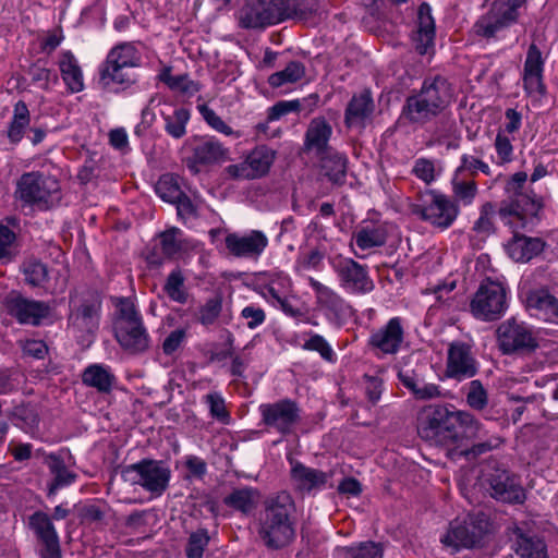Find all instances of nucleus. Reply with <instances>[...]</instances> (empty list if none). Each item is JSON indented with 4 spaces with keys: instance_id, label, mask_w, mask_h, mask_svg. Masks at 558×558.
<instances>
[{
    "instance_id": "obj_1",
    "label": "nucleus",
    "mask_w": 558,
    "mask_h": 558,
    "mask_svg": "<svg viewBox=\"0 0 558 558\" xmlns=\"http://www.w3.org/2000/svg\"><path fill=\"white\" fill-rule=\"evenodd\" d=\"M416 428L421 439L429 445L459 447L463 439L477 437L482 424L468 411L428 404L418 412Z\"/></svg>"
},
{
    "instance_id": "obj_2",
    "label": "nucleus",
    "mask_w": 558,
    "mask_h": 558,
    "mask_svg": "<svg viewBox=\"0 0 558 558\" xmlns=\"http://www.w3.org/2000/svg\"><path fill=\"white\" fill-rule=\"evenodd\" d=\"M258 521V536L268 549L278 550L292 544L299 521L292 496L280 492L266 498Z\"/></svg>"
},
{
    "instance_id": "obj_3",
    "label": "nucleus",
    "mask_w": 558,
    "mask_h": 558,
    "mask_svg": "<svg viewBox=\"0 0 558 558\" xmlns=\"http://www.w3.org/2000/svg\"><path fill=\"white\" fill-rule=\"evenodd\" d=\"M453 98V88L442 75L426 76L418 90H413L404 101L401 117L410 124L423 126L447 109Z\"/></svg>"
},
{
    "instance_id": "obj_4",
    "label": "nucleus",
    "mask_w": 558,
    "mask_h": 558,
    "mask_svg": "<svg viewBox=\"0 0 558 558\" xmlns=\"http://www.w3.org/2000/svg\"><path fill=\"white\" fill-rule=\"evenodd\" d=\"M527 174L517 172L505 185L506 198L500 203L498 214L502 219L515 218L524 227L529 218H533L543 207L542 199L532 190L525 189Z\"/></svg>"
},
{
    "instance_id": "obj_5",
    "label": "nucleus",
    "mask_w": 558,
    "mask_h": 558,
    "mask_svg": "<svg viewBox=\"0 0 558 558\" xmlns=\"http://www.w3.org/2000/svg\"><path fill=\"white\" fill-rule=\"evenodd\" d=\"M14 196L23 206L46 211L60 202V185L38 171L25 172L16 182Z\"/></svg>"
},
{
    "instance_id": "obj_6",
    "label": "nucleus",
    "mask_w": 558,
    "mask_h": 558,
    "mask_svg": "<svg viewBox=\"0 0 558 558\" xmlns=\"http://www.w3.org/2000/svg\"><path fill=\"white\" fill-rule=\"evenodd\" d=\"M120 474L125 483L142 487L154 498L169 488L171 478V470L165 461L148 458L122 466Z\"/></svg>"
},
{
    "instance_id": "obj_7",
    "label": "nucleus",
    "mask_w": 558,
    "mask_h": 558,
    "mask_svg": "<svg viewBox=\"0 0 558 558\" xmlns=\"http://www.w3.org/2000/svg\"><path fill=\"white\" fill-rule=\"evenodd\" d=\"M141 54L134 45L122 43L114 46L107 54L99 70V82L104 87L111 84L124 87L135 83L131 69L141 65Z\"/></svg>"
},
{
    "instance_id": "obj_8",
    "label": "nucleus",
    "mask_w": 558,
    "mask_h": 558,
    "mask_svg": "<svg viewBox=\"0 0 558 558\" xmlns=\"http://www.w3.org/2000/svg\"><path fill=\"white\" fill-rule=\"evenodd\" d=\"M490 522L484 512L468 515L464 520L456 519L450 522L447 532L441 536L444 546L452 549V554L462 548L481 547L489 533Z\"/></svg>"
},
{
    "instance_id": "obj_9",
    "label": "nucleus",
    "mask_w": 558,
    "mask_h": 558,
    "mask_svg": "<svg viewBox=\"0 0 558 558\" xmlns=\"http://www.w3.org/2000/svg\"><path fill=\"white\" fill-rule=\"evenodd\" d=\"M497 347L505 355L531 356L539 348V338L533 327L509 318L496 329Z\"/></svg>"
},
{
    "instance_id": "obj_10",
    "label": "nucleus",
    "mask_w": 558,
    "mask_h": 558,
    "mask_svg": "<svg viewBox=\"0 0 558 558\" xmlns=\"http://www.w3.org/2000/svg\"><path fill=\"white\" fill-rule=\"evenodd\" d=\"M413 213L435 228L448 229L459 215L458 204L445 194L428 190L422 204L415 205Z\"/></svg>"
},
{
    "instance_id": "obj_11",
    "label": "nucleus",
    "mask_w": 558,
    "mask_h": 558,
    "mask_svg": "<svg viewBox=\"0 0 558 558\" xmlns=\"http://www.w3.org/2000/svg\"><path fill=\"white\" fill-rule=\"evenodd\" d=\"M525 0H496L490 9L474 25L475 33L484 38H493L496 34L515 23L518 10Z\"/></svg>"
},
{
    "instance_id": "obj_12",
    "label": "nucleus",
    "mask_w": 558,
    "mask_h": 558,
    "mask_svg": "<svg viewBox=\"0 0 558 558\" xmlns=\"http://www.w3.org/2000/svg\"><path fill=\"white\" fill-rule=\"evenodd\" d=\"M507 308L505 287L494 280H484L471 301V310L475 317L484 320L498 319Z\"/></svg>"
},
{
    "instance_id": "obj_13",
    "label": "nucleus",
    "mask_w": 558,
    "mask_h": 558,
    "mask_svg": "<svg viewBox=\"0 0 558 558\" xmlns=\"http://www.w3.org/2000/svg\"><path fill=\"white\" fill-rule=\"evenodd\" d=\"M262 423L282 436L290 435L301 421V409L296 401L289 398L258 407Z\"/></svg>"
},
{
    "instance_id": "obj_14",
    "label": "nucleus",
    "mask_w": 558,
    "mask_h": 558,
    "mask_svg": "<svg viewBox=\"0 0 558 558\" xmlns=\"http://www.w3.org/2000/svg\"><path fill=\"white\" fill-rule=\"evenodd\" d=\"M4 307L12 318L21 325L40 326L51 315L48 302L28 299L20 292L12 291L4 300Z\"/></svg>"
},
{
    "instance_id": "obj_15",
    "label": "nucleus",
    "mask_w": 558,
    "mask_h": 558,
    "mask_svg": "<svg viewBox=\"0 0 558 558\" xmlns=\"http://www.w3.org/2000/svg\"><path fill=\"white\" fill-rule=\"evenodd\" d=\"M277 15L274 0H240L234 19L241 29L264 31L277 24Z\"/></svg>"
},
{
    "instance_id": "obj_16",
    "label": "nucleus",
    "mask_w": 558,
    "mask_h": 558,
    "mask_svg": "<svg viewBox=\"0 0 558 558\" xmlns=\"http://www.w3.org/2000/svg\"><path fill=\"white\" fill-rule=\"evenodd\" d=\"M478 373V362L472 345L464 341H452L447 350L445 376L462 381L473 378Z\"/></svg>"
},
{
    "instance_id": "obj_17",
    "label": "nucleus",
    "mask_w": 558,
    "mask_h": 558,
    "mask_svg": "<svg viewBox=\"0 0 558 558\" xmlns=\"http://www.w3.org/2000/svg\"><path fill=\"white\" fill-rule=\"evenodd\" d=\"M101 301L88 294L78 298L70 294L69 326L78 331L94 333L99 326Z\"/></svg>"
},
{
    "instance_id": "obj_18",
    "label": "nucleus",
    "mask_w": 558,
    "mask_h": 558,
    "mask_svg": "<svg viewBox=\"0 0 558 558\" xmlns=\"http://www.w3.org/2000/svg\"><path fill=\"white\" fill-rule=\"evenodd\" d=\"M187 145L192 155L186 157L185 163L194 174L199 172V166L221 163L229 158V149L215 137H194Z\"/></svg>"
},
{
    "instance_id": "obj_19",
    "label": "nucleus",
    "mask_w": 558,
    "mask_h": 558,
    "mask_svg": "<svg viewBox=\"0 0 558 558\" xmlns=\"http://www.w3.org/2000/svg\"><path fill=\"white\" fill-rule=\"evenodd\" d=\"M340 286L353 294H367L375 288L368 267L352 258H343L333 265Z\"/></svg>"
},
{
    "instance_id": "obj_20",
    "label": "nucleus",
    "mask_w": 558,
    "mask_h": 558,
    "mask_svg": "<svg viewBox=\"0 0 558 558\" xmlns=\"http://www.w3.org/2000/svg\"><path fill=\"white\" fill-rule=\"evenodd\" d=\"M28 526L41 544V558H61L60 539L51 518L44 511L28 517Z\"/></svg>"
},
{
    "instance_id": "obj_21",
    "label": "nucleus",
    "mask_w": 558,
    "mask_h": 558,
    "mask_svg": "<svg viewBox=\"0 0 558 558\" xmlns=\"http://www.w3.org/2000/svg\"><path fill=\"white\" fill-rule=\"evenodd\" d=\"M229 253L238 258H257L268 245V238L263 231L251 230L248 233H229L225 239Z\"/></svg>"
},
{
    "instance_id": "obj_22",
    "label": "nucleus",
    "mask_w": 558,
    "mask_h": 558,
    "mask_svg": "<svg viewBox=\"0 0 558 558\" xmlns=\"http://www.w3.org/2000/svg\"><path fill=\"white\" fill-rule=\"evenodd\" d=\"M308 282L315 292L317 305L325 311L330 320L341 322L351 316L352 307L335 290L312 277Z\"/></svg>"
},
{
    "instance_id": "obj_23",
    "label": "nucleus",
    "mask_w": 558,
    "mask_h": 558,
    "mask_svg": "<svg viewBox=\"0 0 558 558\" xmlns=\"http://www.w3.org/2000/svg\"><path fill=\"white\" fill-rule=\"evenodd\" d=\"M404 330L400 317H392L381 328L373 331L368 339L372 349L383 354H396L403 342Z\"/></svg>"
},
{
    "instance_id": "obj_24",
    "label": "nucleus",
    "mask_w": 558,
    "mask_h": 558,
    "mask_svg": "<svg viewBox=\"0 0 558 558\" xmlns=\"http://www.w3.org/2000/svg\"><path fill=\"white\" fill-rule=\"evenodd\" d=\"M436 25L432 15V8L427 2L420 4L417 9L416 29L412 40L417 53L424 56L435 46Z\"/></svg>"
},
{
    "instance_id": "obj_25",
    "label": "nucleus",
    "mask_w": 558,
    "mask_h": 558,
    "mask_svg": "<svg viewBox=\"0 0 558 558\" xmlns=\"http://www.w3.org/2000/svg\"><path fill=\"white\" fill-rule=\"evenodd\" d=\"M114 336L121 348L131 354H141L149 349L150 338L143 323L114 326Z\"/></svg>"
},
{
    "instance_id": "obj_26",
    "label": "nucleus",
    "mask_w": 558,
    "mask_h": 558,
    "mask_svg": "<svg viewBox=\"0 0 558 558\" xmlns=\"http://www.w3.org/2000/svg\"><path fill=\"white\" fill-rule=\"evenodd\" d=\"M489 487L492 497L498 501L521 505L526 499L523 487L506 471L493 474Z\"/></svg>"
},
{
    "instance_id": "obj_27",
    "label": "nucleus",
    "mask_w": 558,
    "mask_h": 558,
    "mask_svg": "<svg viewBox=\"0 0 558 558\" xmlns=\"http://www.w3.org/2000/svg\"><path fill=\"white\" fill-rule=\"evenodd\" d=\"M375 110L374 99L368 89L352 96L344 111V124L347 128H365Z\"/></svg>"
},
{
    "instance_id": "obj_28",
    "label": "nucleus",
    "mask_w": 558,
    "mask_h": 558,
    "mask_svg": "<svg viewBox=\"0 0 558 558\" xmlns=\"http://www.w3.org/2000/svg\"><path fill=\"white\" fill-rule=\"evenodd\" d=\"M331 135L332 128L325 118L313 119L305 132L303 151H313L318 157L327 150L333 149L329 146Z\"/></svg>"
},
{
    "instance_id": "obj_29",
    "label": "nucleus",
    "mask_w": 558,
    "mask_h": 558,
    "mask_svg": "<svg viewBox=\"0 0 558 558\" xmlns=\"http://www.w3.org/2000/svg\"><path fill=\"white\" fill-rule=\"evenodd\" d=\"M545 247L541 238H531L514 233L513 238L506 244V251L514 262L526 263L539 255Z\"/></svg>"
},
{
    "instance_id": "obj_30",
    "label": "nucleus",
    "mask_w": 558,
    "mask_h": 558,
    "mask_svg": "<svg viewBox=\"0 0 558 558\" xmlns=\"http://www.w3.org/2000/svg\"><path fill=\"white\" fill-rule=\"evenodd\" d=\"M526 306L535 311V316L538 318L558 324V299L547 289L531 291L526 298Z\"/></svg>"
},
{
    "instance_id": "obj_31",
    "label": "nucleus",
    "mask_w": 558,
    "mask_h": 558,
    "mask_svg": "<svg viewBox=\"0 0 558 558\" xmlns=\"http://www.w3.org/2000/svg\"><path fill=\"white\" fill-rule=\"evenodd\" d=\"M291 478L295 488L301 493H311L322 489L329 475L320 470L312 469L301 462H295L291 469Z\"/></svg>"
},
{
    "instance_id": "obj_32",
    "label": "nucleus",
    "mask_w": 558,
    "mask_h": 558,
    "mask_svg": "<svg viewBox=\"0 0 558 558\" xmlns=\"http://www.w3.org/2000/svg\"><path fill=\"white\" fill-rule=\"evenodd\" d=\"M320 160V169L333 185L342 186L347 181L348 158L345 155L331 149L318 156Z\"/></svg>"
},
{
    "instance_id": "obj_33",
    "label": "nucleus",
    "mask_w": 558,
    "mask_h": 558,
    "mask_svg": "<svg viewBox=\"0 0 558 558\" xmlns=\"http://www.w3.org/2000/svg\"><path fill=\"white\" fill-rule=\"evenodd\" d=\"M116 381L117 378L110 367L102 364H90L82 374V383L100 393H110Z\"/></svg>"
},
{
    "instance_id": "obj_34",
    "label": "nucleus",
    "mask_w": 558,
    "mask_h": 558,
    "mask_svg": "<svg viewBox=\"0 0 558 558\" xmlns=\"http://www.w3.org/2000/svg\"><path fill=\"white\" fill-rule=\"evenodd\" d=\"M515 537L514 551L521 558H549L546 543L536 536H527L522 529L515 526L512 530Z\"/></svg>"
},
{
    "instance_id": "obj_35",
    "label": "nucleus",
    "mask_w": 558,
    "mask_h": 558,
    "mask_svg": "<svg viewBox=\"0 0 558 558\" xmlns=\"http://www.w3.org/2000/svg\"><path fill=\"white\" fill-rule=\"evenodd\" d=\"M47 464L53 475V480L48 485V497L54 496L59 489L70 486L76 481L77 474L70 471L59 456L50 453L47 457Z\"/></svg>"
},
{
    "instance_id": "obj_36",
    "label": "nucleus",
    "mask_w": 558,
    "mask_h": 558,
    "mask_svg": "<svg viewBox=\"0 0 558 558\" xmlns=\"http://www.w3.org/2000/svg\"><path fill=\"white\" fill-rule=\"evenodd\" d=\"M274 8L278 24L289 19H305L316 10V4L314 0H274Z\"/></svg>"
},
{
    "instance_id": "obj_37",
    "label": "nucleus",
    "mask_w": 558,
    "mask_h": 558,
    "mask_svg": "<svg viewBox=\"0 0 558 558\" xmlns=\"http://www.w3.org/2000/svg\"><path fill=\"white\" fill-rule=\"evenodd\" d=\"M31 123V113L27 105L23 100H19L14 105L13 116L9 122L7 136L11 144H19Z\"/></svg>"
},
{
    "instance_id": "obj_38",
    "label": "nucleus",
    "mask_w": 558,
    "mask_h": 558,
    "mask_svg": "<svg viewBox=\"0 0 558 558\" xmlns=\"http://www.w3.org/2000/svg\"><path fill=\"white\" fill-rule=\"evenodd\" d=\"M62 78L72 93L84 88L82 70L71 51H64L59 62Z\"/></svg>"
},
{
    "instance_id": "obj_39",
    "label": "nucleus",
    "mask_w": 558,
    "mask_h": 558,
    "mask_svg": "<svg viewBox=\"0 0 558 558\" xmlns=\"http://www.w3.org/2000/svg\"><path fill=\"white\" fill-rule=\"evenodd\" d=\"M165 122V132L174 140H180L186 134V125L191 118V112L184 107H179L172 113L160 112Z\"/></svg>"
},
{
    "instance_id": "obj_40",
    "label": "nucleus",
    "mask_w": 558,
    "mask_h": 558,
    "mask_svg": "<svg viewBox=\"0 0 558 558\" xmlns=\"http://www.w3.org/2000/svg\"><path fill=\"white\" fill-rule=\"evenodd\" d=\"M257 497V490L252 487L235 488L223 498V504L229 508L247 514L255 508Z\"/></svg>"
},
{
    "instance_id": "obj_41",
    "label": "nucleus",
    "mask_w": 558,
    "mask_h": 558,
    "mask_svg": "<svg viewBox=\"0 0 558 558\" xmlns=\"http://www.w3.org/2000/svg\"><path fill=\"white\" fill-rule=\"evenodd\" d=\"M276 158V151L268 146L260 145L255 147L247 156L246 160L256 178L268 173Z\"/></svg>"
},
{
    "instance_id": "obj_42",
    "label": "nucleus",
    "mask_w": 558,
    "mask_h": 558,
    "mask_svg": "<svg viewBox=\"0 0 558 558\" xmlns=\"http://www.w3.org/2000/svg\"><path fill=\"white\" fill-rule=\"evenodd\" d=\"M184 283L185 277L181 268L177 267L168 275L163 291L171 301L185 304L189 300V292Z\"/></svg>"
},
{
    "instance_id": "obj_43",
    "label": "nucleus",
    "mask_w": 558,
    "mask_h": 558,
    "mask_svg": "<svg viewBox=\"0 0 558 558\" xmlns=\"http://www.w3.org/2000/svg\"><path fill=\"white\" fill-rule=\"evenodd\" d=\"M24 281L33 288H43L49 281L48 266L36 258L27 259L22 265Z\"/></svg>"
},
{
    "instance_id": "obj_44",
    "label": "nucleus",
    "mask_w": 558,
    "mask_h": 558,
    "mask_svg": "<svg viewBox=\"0 0 558 558\" xmlns=\"http://www.w3.org/2000/svg\"><path fill=\"white\" fill-rule=\"evenodd\" d=\"M304 75V64L300 61H291L283 70L272 73L268 77V84L274 88H278L284 84L295 83L303 78Z\"/></svg>"
},
{
    "instance_id": "obj_45",
    "label": "nucleus",
    "mask_w": 558,
    "mask_h": 558,
    "mask_svg": "<svg viewBox=\"0 0 558 558\" xmlns=\"http://www.w3.org/2000/svg\"><path fill=\"white\" fill-rule=\"evenodd\" d=\"M466 404L475 411H483L489 402L488 391L480 379L471 380L464 388Z\"/></svg>"
},
{
    "instance_id": "obj_46",
    "label": "nucleus",
    "mask_w": 558,
    "mask_h": 558,
    "mask_svg": "<svg viewBox=\"0 0 558 558\" xmlns=\"http://www.w3.org/2000/svg\"><path fill=\"white\" fill-rule=\"evenodd\" d=\"M222 295L215 294L198 307L196 322L204 327L213 326L222 312Z\"/></svg>"
},
{
    "instance_id": "obj_47",
    "label": "nucleus",
    "mask_w": 558,
    "mask_h": 558,
    "mask_svg": "<svg viewBox=\"0 0 558 558\" xmlns=\"http://www.w3.org/2000/svg\"><path fill=\"white\" fill-rule=\"evenodd\" d=\"M387 241V232L384 228H362L355 233V243L361 250L383 246Z\"/></svg>"
},
{
    "instance_id": "obj_48",
    "label": "nucleus",
    "mask_w": 558,
    "mask_h": 558,
    "mask_svg": "<svg viewBox=\"0 0 558 558\" xmlns=\"http://www.w3.org/2000/svg\"><path fill=\"white\" fill-rule=\"evenodd\" d=\"M156 193L166 202L173 204L184 193L173 174H163L156 184Z\"/></svg>"
},
{
    "instance_id": "obj_49",
    "label": "nucleus",
    "mask_w": 558,
    "mask_h": 558,
    "mask_svg": "<svg viewBox=\"0 0 558 558\" xmlns=\"http://www.w3.org/2000/svg\"><path fill=\"white\" fill-rule=\"evenodd\" d=\"M210 542V536L207 529H198L192 532L185 545V556L187 558H203L204 550Z\"/></svg>"
},
{
    "instance_id": "obj_50",
    "label": "nucleus",
    "mask_w": 558,
    "mask_h": 558,
    "mask_svg": "<svg viewBox=\"0 0 558 558\" xmlns=\"http://www.w3.org/2000/svg\"><path fill=\"white\" fill-rule=\"evenodd\" d=\"M344 558H383V547L374 542H363L357 546L343 548Z\"/></svg>"
},
{
    "instance_id": "obj_51",
    "label": "nucleus",
    "mask_w": 558,
    "mask_h": 558,
    "mask_svg": "<svg viewBox=\"0 0 558 558\" xmlns=\"http://www.w3.org/2000/svg\"><path fill=\"white\" fill-rule=\"evenodd\" d=\"M16 235L8 226L0 223V263L7 264L11 262L14 256V243Z\"/></svg>"
},
{
    "instance_id": "obj_52",
    "label": "nucleus",
    "mask_w": 558,
    "mask_h": 558,
    "mask_svg": "<svg viewBox=\"0 0 558 558\" xmlns=\"http://www.w3.org/2000/svg\"><path fill=\"white\" fill-rule=\"evenodd\" d=\"M302 349L306 351L318 352L319 355L328 362H332L335 359V352L332 348L327 342V340L318 333H313L310 339L303 343Z\"/></svg>"
},
{
    "instance_id": "obj_53",
    "label": "nucleus",
    "mask_w": 558,
    "mask_h": 558,
    "mask_svg": "<svg viewBox=\"0 0 558 558\" xmlns=\"http://www.w3.org/2000/svg\"><path fill=\"white\" fill-rule=\"evenodd\" d=\"M495 206L492 203H485L481 208L480 218L475 221L473 230L478 234L489 235L494 232L493 216Z\"/></svg>"
},
{
    "instance_id": "obj_54",
    "label": "nucleus",
    "mask_w": 558,
    "mask_h": 558,
    "mask_svg": "<svg viewBox=\"0 0 558 558\" xmlns=\"http://www.w3.org/2000/svg\"><path fill=\"white\" fill-rule=\"evenodd\" d=\"M178 232L179 229L171 228L159 233L161 252L162 255L167 258L173 257L181 251V244L177 240Z\"/></svg>"
},
{
    "instance_id": "obj_55",
    "label": "nucleus",
    "mask_w": 558,
    "mask_h": 558,
    "mask_svg": "<svg viewBox=\"0 0 558 558\" xmlns=\"http://www.w3.org/2000/svg\"><path fill=\"white\" fill-rule=\"evenodd\" d=\"M198 111L206 123L215 131L225 135H231L233 133L231 126H229L211 108L207 105H199Z\"/></svg>"
},
{
    "instance_id": "obj_56",
    "label": "nucleus",
    "mask_w": 558,
    "mask_h": 558,
    "mask_svg": "<svg viewBox=\"0 0 558 558\" xmlns=\"http://www.w3.org/2000/svg\"><path fill=\"white\" fill-rule=\"evenodd\" d=\"M13 418L23 423L25 427L33 428L38 422V413L34 405L32 404H21L13 409L12 412Z\"/></svg>"
},
{
    "instance_id": "obj_57",
    "label": "nucleus",
    "mask_w": 558,
    "mask_h": 558,
    "mask_svg": "<svg viewBox=\"0 0 558 558\" xmlns=\"http://www.w3.org/2000/svg\"><path fill=\"white\" fill-rule=\"evenodd\" d=\"M301 108L302 104L299 99L281 100L269 108L267 118L269 121H275L290 112H298Z\"/></svg>"
},
{
    "instance_id": "obj_58",
    "label": "nucleus",
    "mask_w": 558,
    "mask_h": 558,
    "mask_svg": "<svg viewBox=\"0 0 558 558\" xmlns=\"http://www.w3.org/2000/svg\"><path fill=\"white\" fill-rule=\"evenodd\" d=\"M544 60L542 52L535 44H531L524 62L523 73H543Z\"/></svg>"
},
{
    "instance_id": "obj_59",
    "label": "nucleus",
    "mask_w": 558,
    "mask_h": 558,
    "mask_svg": "<svg viewBox=\"0 0 558 558\" xmlns=\"http://www.w3.org/2000/svg\"><path fill=\"white\" fill-rule=\"evenodd\" d=\"M477 171H482L485 174H489L490 170L487 163L469 155L461 157V165L457 169L458 173L469 172L471 175H475Z\"/></svg>"
},
{
    "instance_id": "obj_60",
    "label": "nucleus",
    "mask_w": 558,
    "mask_h": 558,
    "mask_svg": "<svg viewBox=\"0 0 558 558\" xmlns=\"http://www.w3.org/2000/svg\"><path fill=\"white\" fill-rule=\"evenodd\" d=\"M28 75L33 83L39 84L44 89H48L49 82L52 78L57 81V74L47 68H43L39 64H32L28 69Z\"/></svg>"
},
{
    "instance_id": "obj_61",
    "label": "nucleus",
    "mask_w": 558,
    "mask_h": 558,
    "mask_svg": "<svg viewBox=\"0 0 558 558\" xmlns=\"http://www.w3.org/2000/svg\"><path fill=\"white\" fill-rule=\"evenodd\" d=\"M206 403L209 405V411L213 417L227 422L229 413L226 410L225 400L218 393H208L206 397Z\"/></svg>"
},
{
    "instance_id": "obj_62",
    "label": "nucleus",
    "mask_w": 558,
    "mask_h": 558,
    "mask_svg": "<svg viewBox=\"0 0 558 558\" xmlns=\"http://www.w3.org/2000/svg\"><path fill=\"white\" fill-rule=\"evenodd\" d=\"M523 87L529 95H545L546 87L543 82V73H523Z\"/></svg>"
},
{
    "instance_id": "obj_63",
    "label": "nucleus",
    "mask_w": 558,
    "mask_h": 558,
    "mask_svg": "<svg viewBox=\"0 0 558 558\" xmlns=\"http://www.w3.org/2000/svg\"><path fill=\"white\" fill-rule=\"evenodd\" d=\"M453 193L454 195L464 202L470 204L477 193V186L474 181H456L453 180Z\"/></svg>"
},
{
    "instance_id": "obj_64",
    "label": "nucleus",
    "mask_w": 558,
    "mask_h": 558,
    "mask_svg": "<svg viewBox=\"0 0 558 558\" xmlns=\"http://www.w3.org/2000/svg\"><path fill=\"white\" fill-rule=\"evenodd\" d=\"M199 89V83L191 80L187 74L177 75L175 86L171 88V90L179 92L187 97L195 95Z\"/></svg>"
}]
</instances>
